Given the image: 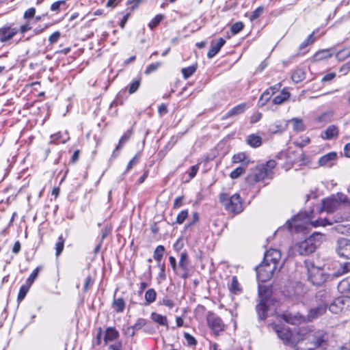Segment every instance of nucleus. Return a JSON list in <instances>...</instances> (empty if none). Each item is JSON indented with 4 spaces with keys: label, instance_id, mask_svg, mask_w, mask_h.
<instances>
[{
    "label": "nucleus",
    "instance_id": "obj_1",
    "mask_svg": "<svg viewBox=\"0 0 350 350\" xmlns=\"http://www.w3.org/2000/svg\"><path fill=\"white\" fill-rule=\"evenodd\" d=\"M329 334L324 330H317L308 335V342L298 343L295 350H315L317 348L326 349L328 346Z\"/></svg>",
    "mask_w": 350,
    "mask_h": 350
},
{
    "label": "nucleus",
    "instance_id": "obj_2",
    "mask_svg": "<svg viewBox=\"0 0 350 350\" xmlns=\"http://www.w3.org/2000/svg\"><path fill=\"white\" fill-rule=\"evenodd\" d=\"M324 235L319 232H313L305 240L296 243L294 250L300 255H308L314 252L323 242Z\"/></svg>",
    "mask_w": 350,
    "mask_h": 350
},
{
    "label": "nucleus",
    "instance_id": "obj_3",
    "mask_svg": "<svg viewBox=\"0 0 350 350\" xmlns=\"http://www.w3.org/2000/svg\"><path fill=\"white\" fill-rule=\"evenodd\" d=\"M312 213V212L307 213L306 211H301L291 220H288L285 224V226L291 232L294 231L297 233L304 232L310 227Z\"/></svg>",
    "mask_w": 350,
    "mask_h": 350
},
{
    "label": "nucleus",
    "instance_id": "obj_4",
    "mask_svg": "<svg viewBox=\"0 0 350 350\" xmlns=\"http://www.w3.org/2000/svg\"><path fill=\"white\" fill-rule=\"evenodd\" d=\"M219 200L228 212L239 213L243 211V203L239 193L230 196L228 193L222 192L219 194Z\"/></svg>",
    "mask_w": 350,
    "mask_h": 350
},
{
    "label": "nucleus",
    "instance_id": "obj_5",
    "mask_svg": "<svg viewBox=\"0 0 350 350\" xmlns=\"http://www.w3.org/2000/svg\"><path fill=\"white\" fill-rule=\"evenodd\" d=\"M304 264L308 271V280L313 285H321L326 281L327 276L323 269L315 266L310 260H305Z\"/></svg>",
    "mask_w": 350,
    "mask_h": 350
},
{
    "label": "nucleus",
    "instance_id": "obj_6",
    "mask_svg": "<svg viewBox=\"0 0 350 350\" xmlns=\"http://www.w3.org/2000/svg\"><path fill=\"white\" fill-rule=\"evenodd\" d=\"M280 269L276 268V265L262 261V262L256 267V276L259 282H266L269 281L273 275L275 271H280Z\"/></svg>",
    "mask_w": 350,
    "mask_h": 350
},
{
    "label": "nucleus",
    "instance_id": "obj_7",
    "mask_svg": "<svg viewBox=\"0 0 350 350\" xmlns=\"http://www.w3.org/2000/svg\"><path fill=\"white\" fill-rule=\"evenodd\" d=\"M208 327L213 332L214 334L218 336L220 332L226 329V325L221 319L216 314L209 312L206 317Z\"/></svg>",
    "mask_w": 350,
    "mask_h": 350
},
{
    "label": "nucleus",
    "instance_id": "obj_8",
    "mask_svg": "<svg viewBox=\"0 0 350 350\" xmlns=\"http://www.w3.org/2000/svg\"><path fill=\"white\" fill-rule=\"evenodd\" d=\"M265 178H269L267 172L265 170L263 166L258 165L251 170L250 174L246 177V182L250 185H254L264 180Z\"/></svg>",
    "mask_w": 350,
    "mask_h": 350
},
{
    "label": "nucleus",
    "instance_id": "obj_9",
    "mask_svg": "<svg viewBox=\"0 0 350 350\" xmlns=\"http://www.w3.org/2000/svg\"><path fill=\"white\" fill-rule=\"evenodd\" d=\"M336 252L340 257L350 259V239H338L336 244Z\"/></svg>",
    "mask_w": 350,
    "mask_h": 350
},
{
    "label": "nucleus",
    "instance_id": "obj_10",
    "mask_svg": "<svg viewBox=\"0 0 350 350\" xmlns=\"http://www.w3.org/2000/svg\"><path fill=\"white\" fill-rule=\"evenodd\" d=\"M189 260L188 254L186 251H184L180 254V256L178 268L176 274L178 275L181 278L187 279L189 276Z\"/></svg>",
    "mask_w": 350,
    "mask_h": 350
},
{
    "label": "nucleus",
    "instance_id": "obj_11",
    "mask_svg": "<svg viewBox=\"0 0 350 350\" xmlns=\"http://www.w3.org/2000/svg\"><path fill=\"white\" fill-rule=\"evenodd\" d=\"M259 296L260 297V302L256 305V312L258 318L260 320H265L267 317L268 306L267 305V295L262 294V289L259 287L258 290Z\"/></svg>",
    "mask_w": 350,
    "mask_h": 350
},
{
    "label": "nucleus",
    "instance_id": "obj_12",
    "mask_svg": "<svg viewBox=\"0 0 350 350\" xmlns=\"http://www.w3.org/2000/svg\"><path fill=\"white\" fill-rule=\"evenodd\" d=\"M281 259V253L280 250L275 249H271L266 252L264 256L263 261L268 263L274 264L276 268L281 269L282 266L279 267L280 261Z\"/></svg>",
    "mask_w": 350,
    "mask_h": 350
},
{
    "label": "nucleus",
    "instance_id": "obj_13",
    "mask_svg": "<svg viewBox=\"0 0 350 350\" xmlns=\"http://www.w3.org/2000/svg\"><path fill=\"white\" fill-rule=\"evenodd\" d=\"M273 329L276 332L278 338L281 339L284 343H288L292 338L293 334L291 329L280 325H274Z\"/></svg>",
    "mask_w": 350,
    "mask_h": 350
},
{
    "label": "nucleus",
    "instance_id": "obj_14",
    "mask_svg": "<svg viewBox=\"0 0 350 350\" xmlns=\"http://www.w3.org/2000/svg\"><path fill=\"white\" fill-rule=\"evenodd\" d=\"M327 308L325 304H319L315 307L310 308L307 315V320L312 321L314 319L319 318L325 313Z\"/></svg>",
    "mask_w": 350,
    "mask_h": 350
},
{
    "label": "nucleus",
    "instance_id": "obj_15",
    "mask_svg": "<svg viewBox=\"0 0 350 350\" xmlns=\"http://www.w3.org/2000/svg\"><path fill=\"white\" fill-rule=\"evenodd\" d=\"M339 204L338 200L334 197L328 198L322 201L323 210L327 213H333Z\"/></svg>",
    "mask_w": 350,
    "mask_h": 350
},
{
    "label": "nucleus",
    "instance_id": "obj_16",
    "mask_svg": "<svg viewBox=\"0 0 350 350\" xmlns=\"http://www.w3.org/2000/svg\"><path fill=\"white\" fill-rule=\"evenodd\" d=\"M18 29L11 27H3L0 29V41L1 42H7L11 40L16 33Z\"/></svg>",
    "mask_w": 350,
    "mask_h": 350
},
{
    "label": "nucleus",
    "instance_id": "obj_17",
    "mask_svg": "<svg viewBox=\"0 0 350 350\" xmlns=\"http://www.w3.org/2000/svg\"><path fill=\"white\" fill-rule=\"evenodd\" d=\"M248 106L245 103H241L233 108H232L230 110H229L226 114H224L221 119L226 120L229 118L234 117L238 115H240L243 113L247 109Z\"/></svg>",
    "mask_w": 350,
    "mask_h": 350
},
{
    "label": "nucleus",
    "instance_id": "obj_18",
    "mask_svg": "<svg viewBox=\"0 0 350 350\" xmlns=\"http://www.w3.org/2000/svg\"><path fill=\"white\" fill-rule=\"evenodd\" d=\"M315 300L319 304H325L326 308L331 301L330 293L326 289L319 290L315 295Z\"/></svg>",
    "mask_w": 350,
    "mask_h": 350
},
{
    "label": "nucleus",
    "instance_id": "obj_19",
    "mask_svg": "<svg viewBox=\"0 0 350 350\" xmlns=\"http://www.w3.org/2000/svg\"><path fill=\"white\" fill-rule=\"evenodd\" d=\"M225 43L226 40L222 38H220L217 42L213 40L211 43V48L208 51L207 57L208 58H212L216 55Z\"/></svg>",
    "mask_w": 350,
    "mask_h": 350
},
{
    "label": "nucleus",
    "instance_id": "obj_20",
    "mask_svg": "<svg viewBox=\"0 0 350 350\" xmlns=\"http://www.w3.org/2000/svg\"><path fill=\"white\" fill-rule=\"evenodd\" d=\"M337 159V154L335 152H329L323 156H322L319 159V164L321 166H327L331 167L334 164V161H335Z\"/></svg>",
    "mask_w": 350,
    "mask_h": 350
},
{
    "label": "nucleus",
    "instance_id": "obj_21",
    "mask_svg": "<svg viewBox=\"0 0 350 350\" xmlns=\"http://www.w3.org/2000/svg\"><path fill=\"white\" fill-rule=\"evenodd\" d=\"M347 299L343 297H338L329 306V310L334 314H338L341 312L344 308L345 301Z\"/></svg>",
    "mask_w": 350,
    "mask_h": 350
},
{
    "label": "nucleus",
    "instance_id": "obj_22",
    "mask_svg": "<svg viewBox=\"0 0 350 350\" xmlns=\"http://www.w3.org/2000/svg\"><path fill=\"white\" fill-rule=\"evenodd\" d=\"M339 131L336 126L330 125L322 134V137L324 139L329 140L334 138H336L338 136Z\"/></svg>",
    "mask_w": 350,
    "mask_h": 350
},
{
    "label": "nucleus",
    "instance_id": "obj_23",
    "mask_svg": "<svg viewBox=\"0 0 350 350\" xmlns=\"http://www.w3.org/2000/svg\"><path fill=\"white\" fill-rule=\"evenodd\" d=\"M151 319L159 325L168 328V320L166 316L153 312L150 315Z\"/></svg>",
    "mask_w": 350,
    "mask_h": 350
},
{
    "label": "nucleus",
    "instance_id": "obj_24",
    "mask_svg": "<svg viewBox=\"0 0 350 350\" xmlns=\"http://www.w3.org/2000/svg\"><path fill=\"white\" fill-rule=\"evenodd\" d=\"M247 143L252 148H258L262 144V138L256 134H251L247 138Z\"/></svg>",
    "mask_w": 350,
    "mask_h": 350
},
{
    "label": "nucleus",
    "instance_id": "obj_25",
    "mask_svg": "<svg viewBox=\"0 0 350 350\" xmlns=\"http://www.w3.org/2000/svg\"><path fill=\"white\" fill-rule=\"evenodd\" d=\"M157 293L154 288L148 289L144 295L145 305L148 306L156 300Z\"/></svg>",
    "mask_w": 350,
    "mask_h": 350
},
{
    "label": "nucleus",
    "instance_id": "obj_26",
    "mask_svg": "<svg viewBox=\"0 0 350 350\" xmlns=\"http://www.w3.org/2000/svg\"><path fill=\"white\" fill-rule=\"evenodd\" d=\"M291 78L295 83L301 82L305 79L306 72L303 69L297 68L293 72Z\"/></svg>",
    "mask_w": 350,
    "mask_h": 350
},
{
    "label": "nucleus",
    "instance_id": "obj_27",
    "mask_svg": "<svg viewBox=\"0 0 350 350\" xmlns=\"http://www.w3.org/2000/svg\"><path fill=\"white\" fill-rule=\"evenodd\" d=\"M118 336L119 333L115 328L108 327L105 332V342H107L108 340H113L116 339Z\"/></svg>",
    "mask_w": 350,
    "mask_h": 350
},
{
    "label": "nucleus",
    "instance_id": "obj_28",
    "mask_svg": "<svg viewBox=\"0 0 350 350\" xmlns=\"http://www.w3.org/2000/svg\"><path fill=\"white\" fill-rule=\"evenodd\" d=\"M232 161L234 163H243L242 166H245L247 161H248V163H250L248 157L244 152H239L234 154L232 159Z\"/></svg>",
    "mask_w": 350,
    "mask_h": 350
},
{
    "label": "nucleus",
    "instance_id": "obj_29",
    "mask_svg": "<svg viewBox=\"0 0 350 350\" xmlns=\"http://www.w3.org/2000/svg\"><path fill=\"white\" fill-rule=\"evenodd\" d=\"M290 96V93L283 90L280 94L273 99V103L275 105L282 104L283 102L286 100Z\"/></svg>",
    "mask_w": 350,
    "mask_h": 350
},
{
    "label": "nucleus",
    "instance_id": "obj_30",
    "mask_svg": "<svg viewBox=\"0 0 350 350\" xmlns=\"http://www.w3.org/2000/svg\"><path fill=\"white\" fill-rule=\"evenodd\" d=\"M133 135V131L131 129L127 130L123 135L120 137L118 144L116 148V150L120 149L125 143H126L131 138Z\"/></svg>",
    "mask_w": 350,
    "mask_h": 350
},
{
    "label": "nucleus",
    "instance_id": "obj_31",
    "mask_svg": "<svg viewBox=\"0 0 350 350\" xmlns=\"http://www.w3.org/2000/svg\"><path fill=\"white\" fill-rule=\"evenodd\" d=\"M112 307L116 312H122L125 308V302L122 298L114 299L112 303Z\"/></svg>",
    "mask_w": 350,
    "mask_h": 350
},
{
    "label": "nucleus",
    "instance_id": "obj_32",
    "mask_svg": "<svg viewBox=\"0 0 350 350\" xmlns=\"http://www.w3.org/2000/svg\"><path fill=\"white\" fill-rule=\"evenodd\" d=\"M282 317L286 323L293 325L297 323L301 319V316H293L290 313L283 314Z\"/></svg>",
    "mask_w": 350,
    "mask_h": 350
},
{
    "label": "nucleus",
    "instance_id": "obj_33",
    "mask_svg": "<svg viewBox=\"0 0 350 350\" xmlns=\"http://www.w3.org/2000/svg\"><path fill=\"white\" fill-rule=\"evenodd\" d=\"M248 165V161L245 163V166H239L231 172L230 177L232 179H236L240 177L245 172Z\"/></svg>",
    "mask_w": 350,
    "mask_h": 350
},
{
    "label": "nucleus",
    "instance_id": "obj_34",
    "mask_svg": "<svg viewBox=\"0 0 350 350\" xmlns=\"http://www.w3.org/2000/svg\"><path fill=\"white\" fill-rule=\"evenodd\" d=\"M262 166L264 167L265 170L267 172V176L271 177L273 174V170L276 166V162L273 159L269 160L266 162L265 164H260Z\"/></svg>",
    "mask_w": 350,
    "mask_h": 350
},
{
    "label": "nucleus",
    "instance_id": "obj_35",
    "mask_svg": "<svg viewBox=\"0 0 350 350\" xmlns=\"http://www.w3.org/2000/svg\"><path fill=\"white\" fill-rule=\"evenodd\" d=\"M165 249L163 245H158L154 251L153 258L157 262H161Z\"/></svg>",
    "mask_w": 350,
    "mask_h": 350
},
{
    "label": "nucleus",
    "instance_id": "obj_36",
    "mask_svg": "<svg viewBox=\"0 0 350 350\" xmlns=\"http://www.w3.org/2000/svg\"><path fill=\"white\" fill-rule=\"evenodd\" d=\"M141 85V78L138 77L134 79L132 83H131L127 87L126 89L129 90V93L132 94L137 92Z\"/></svg>",
    "mask_w": 350,
    "mask_h": 350
},
{
    "label": "nucleus",
    "instance_id": "obj_37",
    "mask_svg": "<svg viewBox=\"0 0 350 350\" xmlns=\"http://www.w3.org/2000/svg\"><path fill=\"white\" fill-rule=\"evenodd\" d=\"M350 271V262H345L341 264L340 267L338 270L334 273V275L336 277L341 276L344 274H346Z\"/></svg>",
    "mask_w": 350,
    "mask_h": 350
},
{
    "label": "nucleus",
    "instance_id": "obj_38",
    "mask_svg": "<svg viewBox=\"0 0 350 350\" xmlns=\"http://www.w3.org/2000/svg\"><path fill=\"white\" fill-rule=\"evenodd\" d=\"M332 56V54L329 50H322L317 52L314 55V59L315 61H321L323 59H326Z\"/></svg>",
    "mask_w": 350,
    "mask_h": 350
},
{
    "label": "nucleus",
    "instance_id": "obj_39",
    "mask_svg": "<svg viewBox=\"0 0 350 350\" xmlns=\"http://www.w3.org/2000/svg\"><path fill=\"white\" fill-rule=\"evenodd\" d=\"M197 70V66L196 65H191L190 66L183 68H182V74L183 75V77L187 79L189 77H190L191 75L194 74V72Z\"/></svg>",
    "mask_w": 350,
    "mask_h": 350
},
{
    "label": "nucleus",
    "instance_id": "obj_40",
    "mask_svg": "<svg viewBox=\"0 0 350 350\" xmlns=\"http://www.w3.org/2000/svg\"><path fill=\"white\" fill-rule=\"evenodd\" d=\"M291 122L293 124V129L296 131H303L305 129L304 124L301 119L299 118H293Z\"/></svg>",
    "mask_w": 350,
    "mask_h": 350
},
{
    "label": "nucleus",
    "instance_id": "obj_41",
    "mask_svg": "<svg viewBox=\"0 0 350 350\" xmlns=\"http://www.w3.org/2000/svg\"><path fill=\"white\" fill-rule=\"evenodd\" d=\"M65 239L62 235L58 237L57 242L55 244L56 256H59L64 250Z\"/></svg>",
    "mask_w": 350,
    "mask_h": 350
},
{
    "label": "nucleus",
    "instance_id": "obj_42",
    "mask_svg": "<svg viewBox=\"0 0 350 350\" xmlns=\"http://www.w3.org/2000/svg\"><path fill=\"white\" fill-rule=\"evenodd\" d=\"M29 289V286L27 285H22L19 289V292L17 297V301L18 302H21L24 298L25 297L27 293H28Z\"/></svg>",
    "mask_w": 350,
    "mask_h": 350
},
{
    "label": "nucleus",
    "instance_id": "obj_43",
    "mask_svg": "<svg viewBox=\"0 0 350 350\" xmlns=\"http://www.w3.org/2000/svg\"><path fill=\"white\" fill-rule=\"evenodd\" d=\"M272 94H271V91L269 89L266 90L260 97L258 104L262 106L265 105L267 102L270 99Z\"/></svg>",
    "mask_w": 350,
    "mask_h": 350
},
{
    "label": "nucleus",
    "instance_id": "obj_44",
    "mask_svg": "<svg viewBox=\"0 0 350 350\" xmlns=\"http://www.w3.org/2000/svg\"><path fill=\"white\" fill-rule=\"evenodd\" d=\"M163 18H164V16L161 14L156 15L154 16V18L153 19H152L151 21L148 23V27L151 29H153L161 23V21Z\"/></svg>",
    "mask_w": 350,
    "mask_h": 350
},
{
    "label": "nucleus",
    "instance_id": "obj_45",
    "mask_svg": "<svg viewBox=\"0 0 350 350\" xmlns=\"http://www.w3.org/2000/svg\"><path fill=\"white\" fill-rule=\"evenodd\" d=\"M158 304L165 306L169 309H172L175 306L174 300L170 299L167 296H165L162 299L159 300Z\"/></svg>",
    "mask_w": 350,
    "mask_h": 350
},
{
    "label": "nucleus",
    "instance_id": "obj_46",
    "mask_svg": "<svg viewBox=\"0 0 350 350\" xmlns=\"http://www.w3.org/2000/svg\"><path fill=\"white\" fill-rule=\"evenodd\" d=\"M189 212L187 209L180 211L176 217L175 223L178 224H182L187 218Z\"/></svg>",
    "mask_w": 350,
    "mask_h": 350
},
{
    "label": "nucleus",
    "instance_id": "obj_47",
    "mask_svg": "<svg viewBox=\"0 0 350 350\" xmlns=\"http://www.w3.org/2000/svg\"><path fill=\"white\" fill-rule=\"evenodd\" d=\"M144 0H127L126 5L129 6L128 9H129L131 12L135 9L137 8L138 6L142 3Z\"/></svg>",
    "mask_w": 350,
    "mask_h": 350
},
{
    "label": "nucleus",
    "instance_id": "obj_48",
    "mask_svg": "<svg viewBox=\"0 0 350 350\" xmlns=\"http://www.w3.org/2000/svg\"><path fill=\"white\" fill-rule=\"evenodd\" d=\"M161 65V62H155V63L149 64L145 70V72H144L145 74L149 75V74L152 73V72L157 70Z\"/></svg>",
    "mask_w": 350,
    "mask_h": 350
},
{
    "label": "nucleus",
    "instance_id": "obj_49",
    "mask_svg": "<svg viewBox=\"0 0 350 350\" xmlns=\"http://www.w3.org/2000/svg\"><path fill=\"white\" fill-rule=\"evenodd\" d=\"M243 27L242 22H237L231 26L230 30L233 34H237L243 29Z\"/></svg>",
    "mask_w": 350,
    "mask_h": 350
},
{
    "label": "nucleus",
    "instance_id": "obj_50",
    "mask_svg": "<svg viewBox=\"0 0 350 350\" xmlns=\"http://www.w3.org/2000/svg\"><path fill=\"white\" fill-rule=\"evenodd\" d=\"M264 8L263 7H258L255 10H254L250 15V20L254 21L257 19L263 12Z\"/></svg>",
    "mask_w": 350,
    "mask_h": 350
},
{
    "label": "nucleus",
    "instance_id": "obj_51",
    "mask_svg": "<svg viewBox=\"0 0 350 350\" xmlns=\"http://www.w3.org/2000/svg\"><path fill=\"white\" fill-rule=\"evenodd\" d=\"M327 224H329L327 221L326 219H317L314 221H312V219H310V226H312V227H317V226H326Z\"/></svg>",
    "mask_w": 350,
    "mask_h": 350
},
{
    "label": "nucleus",
    "instance_id": "obj_52",
    "mask_svg": "<svg viewBox=\"0 0 350 350\" xmlns=\"http://www.w3.org/2000/svg\"><path fill=\"white\" fill-rule=\"evenodd\" d=\"M184 337L189 346H195L197 344V340L190 334L185 332Z\"/></svg>",
    "mask_w": 350,
    "mask_h": 350
},
{
    "label": "nucleus",
    "instance_id": "obj_53",
    "mask_svg": "<svg viewBox=\"0 0 350 350\" xmlns=\"http://www.w3.org/2000/svg\"><path fill=\"white\" fill-rule=\"evenodd\" d=\"M39 271H40V267H36L33 271V272L30 274V275L29 276V278L27 280V282L29 283V285H31L34 282V280H36V278L38 276Z\"/></svg>",
    "mask_w": 350,
    "mask_h": 350
},
{
    "label": "nucleus",
    "instance_id": "obj_54",
    "mask_svg": "<svg viewBox=\"0 0 350 350\" xmlns=\"http://www.w3.org/2000/svg\"><path fill=\"white\" fill-rule=\"evenodd\" d=\"M146 323H147V321L146 319L139 318L137 320L136 323L133 326L135 329V330H139L142 327L145 326Z\"/></svg>",
    "mask_w": 350,
    "mask_h": 350
},
{
    "label": "nucleus",
    "instance_id": "obj_55",
    "mask_svg": "<svg viewBox=\"0 0 350 350\" xmlns=\"http://www.w3.org/2000/svg\"><path fill=\"white\" fill-rule=\"evenodd\" d=\"M93 284H94L93 278L90 275H88L85 279V282L84 286H83V291L84 292L88 291V289L92 287Z\"/></svg>",
    "mask_w": 350,
    "mask_h": 350
},
{
    "label": "nucleus",
    "instance_id": "obj_56",
    "mask_svg": "<svg viewBox=\"0 0 350 350\" xmlns=\"http://www.w3.org/2000/svg\"><path fill=\"white\" fill-rule=\"evenodd\" d=\"M230 289L234 292L240 290L239 284L236 276H233L232 278V282Z\"/></svg>",
    "mask_w": 350,
    "mask_h": 350
},
{
    "label": "nucleus",
    "instance_id": "obj_57",
    "mask_svg": "<svg viewBox=\"0 0 350 350\" xmlns=\"http://www.w3.org/2000/svg\"><path fill=\"white\" fill-rule=\"evenodd\" d=\"M61 33L59 31H55L53 33H52L49 38V42L51 44H54L57 42L59 38H60Z\"/></svg>",
    "mask_w": 350,
    "mask_h": 350
},
{
    "label": "nucleus",
    "instance_id": "obj_58",
    "mask_svg": "<svg viewBox=\"0 0 350 350\" xmlns=\"http://www.w3.org/2000/svg\"><path fill=\"white\" fill-rule=\"evenodd\" d=\"M65 4H66V1H64V0L55 1V2H54V3L51 5V10L52 11H53V12L59 11V8H60L61 5H65Z\"/></svg>",
    "mask_w": 350,
    "mask_h": 350
},
{
    "label": "nucleus",
    "instance_id": "obj_59",
    "mask_svg": "<svg viewBox=\"0 0 350 350\" xmlns=\"http://www.w3.org/2000/svg\"><path fill=\"white\" fill-rule=\"evenodd\" d=\"M36 14V9L34 8H30L27 9L24 13V18L25 19L32 18Z\"/></svg>",
    "mask_w": 350,
    "mask_h": 350
},
{
    "label": "nucleus",
    "instance_id": "obj_60",
    "mask_svg": "<svg viewBox=\"0 0 350 350\" xmlns=\"http://www.w3.org/2000/svg\"><path fill=\"white\" fill-rule=\"evenodd\" d=\"M198 170H199V165H198V164L194 165L191 167L190 171L189 172V180L194 178L196 176Z\"/></svg>",
    "mask_w": 350,
    "mask_h": 350
},
{
    "label": "nucleus",
    "instance_id": "obj_61",
    "mask_svg": "<svg viewBox=\"0 0 350 350\" xmlns=\"http://www.w3.org/2000/svg\"><path fill=\"white\" fill-rule=\"evenodd\" d=\"M158 267L160 268V272L159 273V277L161 280H165L166 279V275L165 272V265L161 264V262L158 263Z\"/></svg>",
    "mask_w": 350,
    "mask_h": 350
},
{
    "label": "nucleus",
    "instance_id": "obj_62",
    "mask_svg": "<svg viewBox=\"0 0 350 350\" xmlns=\"http://www.w3.org/2000/svg\"><path fill=\"white\" fill-rule=\"evenodd\" d=\"M139 162V157L135 155L128 163L126 167V172L129 171L133 165H136Z\"/></svg>",
    "mask_w": 350,
    "mask_h": 350
},
{
    "label": "nucleus",
    "instance_id": "obj_63",
    "mask_svg": "<svg viewBox=\"0 0 350 350\" xmlns=\"http://www.w3.org/2000/svg\"><path fill=\"white\" fill-rule=\"evenodd\" d=\"M199 221V215L197 212H194L192 214V221H190L188 224L186 225V228H189Z\"/></svg>",
    "mask_w": 350,
    "mask_h": 350
},
{
    "label": "nucleus",
    "instance_id": "obj_64",
    "mask_svg": "<svg viewBox=\"0 0 350 350\" xmlns=\"http://www.w3.org/2000/svg\"><path fill=\"white\" fill-rule=\"evenodd\" d=\"M111 350H122V345L120 342H116L109 346Z\"/></svg>",
    "mask_w": 350,
    "mask_h": 350
}]
</instances>
